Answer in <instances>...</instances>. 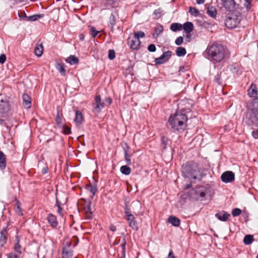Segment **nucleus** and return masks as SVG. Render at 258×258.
<instances>
[{
	"label": "nucleus",
	"instance_id": "1",
	"mask_svg": "<svg viewBox=\"0 0 258 258\" xmlns=\"http://www.w3.org/2000/svg\"><path fill=\"white\" fill-rule=\"evenodd\" d=\"M205 57L214 63H218L228 57L229 53L224 46L219 43L214 42L209 44L204 52Z\"/></svg>",
	"mask_w": 258,
	"mask_h": 258
},
{
	"label": "nucleus",
	"instance_id": "2",
	"mask_svg": "<svg viewBox=\"0 0 258 258\" xmlns=\"http://www.w3.org/2000/svg\"><path fill=\"white\" fill-rule=\"evenodd\" d=\"M187 120V117L184 113L177 111L175 114L171 115L168 123L172 129L179 131L185 128Z\"/></svg>",
	"mask_w": 258,
	"mask_h": 258
},
{
	"label": "nucleus",
	"instance_id": "3",
	"mask_svg": "<svg viewBox=\"0 0 258 258\" xmlns=\"http://www.w3.org/2000/svg\"><path fill=\"white\" fill-rule=\"evenodd\" d=\"M182 172L184 176L189 179H196L200 177V170L197 164L188 162L182 166Z\"/></svg>",
	"mask_w": 258,
	"mask_h": 258
},
{
	"label": "nucleus",
	"instance_id": "4",
	"mask_svg": "<svg viewBox=\"0 0 258 258\" xmlns=\"http://www.w3.org/2000/svg\"><path fill=\"white\" fill-rule=\"evenodd\" d=\"M225 20V26L229 28H235L240 21V14L239 12H235L234 13H227Z\"/></svg>",
	"mask_w": 258,
	"mask_h": 258
},
{
	"label": "nucleus",
	"instance_id": "5",
	"mask_svg": "<svg viewBox=\"0 0 258 258\" xmlns=\"http://www.w3.org/2000/svg\"><path fill=\"white\" fill-rule=\"evenodd\" d=\"M249 119L251 122L258 126V98H254L251 103Z\"/></svg>",
	"mask_w": 258,
	"mask_h": 258
},
{
	"label": "nucleus",
	"instance_id": "6",
	"mask_svg": "<svg viewBox=\"0 0 258 258\" xmlns=\"http://www.w3.org/2000/svg\"><path fill=\"white\" fill-rule=\"evenodd\" d=\"M92 111L95 113H99L104 108V103L101 101L100 96H96L92 104Z\"/></svg>",
	"mask_w": 258,
	"mask_h": 258
},
{
	"label": "nucleus",
	"instance_id": "7",
	"mask_svg": "<svg viewBox=\"0 0 258 258\" xmlns=\"http://www.w3.org/2000/svg\"><path fill=\"white\" fill-rule=\"evenodd\" d=\"M223 6L227 10V13H234L235 12H239L236 8V5L234 0H224Z\"/></svg>",
	"mask_w": 258,
	"mask_h": 258
},
{
	"label": "nucleus",
	"instance_id": "8",
	"mask_svg": "<svg viewBox=\"0 0 258 258\" xmlns=\"http://www.w3.org/2000/svg\"><path fill=\"white\" fill-rule=\"evenodd\" d=\"M125 215L126 217V220L128 221L129 226L134 230H138V224L134 216L128 210H125Z\"/></svg>",
	"mask_w": 258,
	"mask_h": 258
},
{
	"label": "nucleus",
	"instance_id": "9",
	"mask_svg": "<svg viewBox=\"0 0 258 258\" xmlns=\"http://www.w3.org/2000/svg\"><path fill=\"white\" fill-rule=\"evenodd\" d=\"M128 44L132 49L138 50L140 47L141 42L137 37H135L134 35L133 37L130 36L128 39Z\"/></svg>",
	"mask_w": 258,
	"mask_h": 258
},
{
	"label": "nucleus",
	"instance_id": "10",
	"mask_svg": "<svg viewBox=\"0 0 258 258\" xmlns=\"http://www.w3.org/2000/svg\"><path fill=\"white\" fill-rule=\"evenodd\" d=\"M171 55L170 51H167L164 52L162 55L158 58L155 59V63L156 64H162L165 61H167Z\"/></svg>",
	"mask_w": 258,
	"mask_h": 258
},
{
	"label": "nucleus",
	"instance_id": "11",
	"mask_svg": "<svg viewBox=\"0 0 258 258\" xmlns=\"http://www.w3.org/2000/svg\"><path fill=\"white\" fill-rule=\"evenodd\" d=\"M235 175L232 171H226L221 175V179L222 181L228 183L234 180Z\"/></svg>",
	"mask_w": 258,
	"mask_h": 258
},
{
	"label": "nucleus",
	"instance_id": "12",
	"mask_svg": "<svg viewBox=\"0 0 258 258\" xmlns=\"http://www.w3.org/2000/svg\"><path fill=\"white\" fill-rule=\"evenodd\" d=\"M74 121L77 126H79L84 121V117L82 113L79 110L76 111V116Z\"/></svg>",
	"mask_w": 258,
	"mask_h": 258
},
{
	"label": "nucleus",
	"instance_id": "13",
	"mask_svg": "<svg viewBox=\"0 0 258 258\" xmlns=\"http://www.w3.org/2000/svg\"><path fill=\"white\" fill-rule=\"evenodd\" d=\"M248 95L250 97H256L258 91H257V88L255 84H251L250 87L247 90Z\"/></svg>",
	"mask_w": 258,
	"mask_h": 258
},
{
	"label": "nucleus",
	"instance_id": "14",
	"mask_svg": "<svg viewBox=\"0 0 258 258\" xmlns=\"http://www.w3.org/2000/svg\"><path fill=\"white\" fill-rule=\"evenodd\" d=\"M215 216L220 221H226L230 215L226 212L222 211L216 214Z\"/></svg>",
	"mask_w": 258,
	"mask_h": 258
},
{
	"label": "nucleus",
	"instance_id": "15",
	"mask_svg": "<svg viewBox=\"0 0 258 258\" xmlns=\"http://www.w3.org/2000/svg\"><path fill=\"white\" fill-rule=\"evenodd\" d=\"M47 220L52 228H55L57 225L56 218L52 214H49L47 217Z\"/></svg>",
	"mask_w": 258,
	"mask_h": 258
},
{
	"label": "nucleus",
	"instance_id": "16",
	"mask_svg": "<svg viewBox=\"0 0 258 258\" xmlns=\"http://www.w3.org/2000/svg\"><path fill=\"white\" fill-rule=\"evenodd\" d=\"M182 29H183L185 32L189 34L193 30V24L191 22H186L182 25Z\"/></svg>",
	"mask_w": 258,
	"mask_h": 258
},
{
	"label": "nucleus",
	"instance_id": "17",
	"mask_svg": "<svg viewBox=\"0 0 258 258\" xmlns=\"http://www.w3.org/2000/svg\"><path fill=\"white\" fill-rule=\"evenodd\" d=\"M23 106L26 108H29L31 107L30 97L28 95L24 94L23 96Z\"/></svg>",
	"mask_w": 258,
	"mask_h": 258
},
{
	"label": "nucleus",
	"instance_id": "18",
	"mask_svg": "<svg viewBox=\"0 0 258 258\" xmlns=\"http://www.w3.org/2000/svg\"><path fill=\"white\" fill-rule=\"evenodd\" d=\"M6 166V157L4 153L0 151V168L4 169Z\"/></svg>",
	"mask_w": 258,
	"mask_h": 258
},
{
	"label": "nucleus",
	"instance_id": "19",
	"mask_svg": "<svg viewBox=\"0 0 258 258\" xmlns=\"http://www.w3.org/2000/svg\"><path fill=\"white\" fill-rule=\"evenodd\" d=\"M168 222L174 226H178L180 225V220L174 216H171L168 218Z\"/></svg>",
	"mask_w": 258,
	"mask_h": 258
},
{
	"label": "nucleus",
	"instance_id": "20",
	"mask_svg": "<svg viewBox=\"0 0 258 258\" xmlns=\"http://www.w3.org/2000/svg\"><path fill=\"white\" fill-rule=\"evenodd\" d=\"M7 241V231L5 229L3 230L1 232L0 245L3 246Z\"/></svg>",
	"mask_w": 258,
	"mask_h": 258
},
{
	"label": "nucleus",
	"instance_id": "21",
	"mask_svg": "<svg viewBox=\"0 0 258 258\" xmlns=\"http://www.w3.org/2000/svg\"><path fill=\"white\" fill-rule=\"evenodd\" d=\"M170 29L173 32L181 31L182 29V25L178 23H174L171 25Z\"/></svg>",
	"mask_w": 258,
	"mask_h": 258
},
{
	"label": "nucleus",
	"instance_id": "22",
	"mask_svg": "<svg viewBox=\"0 0 258 258\" xmlns=\"http://www.w3.org/2000/svg\"><path fill=\"white\" fill-rule=\"evenodd\" d=\"M66 61L71 64H75L78 63L79 59L75 55H71L66 59Z\"/></svg>",
	"mask_w": 258,
	"mask_h": 258
},
{
	"label": "nucleus",
	"instance_id": "23",
	"mask_svg": "<svg viewBox=\"0 0 258 258\" xmlns=\"http://www.w3.org/2000/svg\"><path fill=\"white\" fill-rule=\"evenodd\" d=\"M254 240L253 236L251 235H246L243 239V242L245 245L251 244Z\"/></svg>",
	"mask_w": 258,
	"mask_h": 258
},
{
	"label": "nucleus",
	"instance_id": "24",
	"mask_svg": "<svg viewBox=\"0 0 258 258\" xmlns=\"http://www.w3.org/2000/svg\"><path fill=\"white\" fill-rule=\"evenodd\" d=\"M43 52V47L42 45H37L35 47L34 53L36 55L39 57L42 55Z\"/></svg>",
	"mask_w": 258,
	"mask_h": 258
},
{
	"label": "nucleus",
	"instance_id": "25",
	"mask_svg": "<svg viewBox=\"0 0 258 258\" xmlns=\"http://www.w3.org/2000/svg\"><path fill=\"white\" fill-rule=\"evenodd\" d=\"M207 14L212 17L216 16L217 11L214 7H209L207 9Z\"/></svg>",
	"mask_w": 258,
	"mask_h": 258
},
{
	"label": "nucleus",
	"instance_id": "26",
	"mask_svg": "<svg viewBox=\"0 0 258 258\" xmlns=\"http://www.w3.org/2000/svg\"><path fill=\"white\" fill-rule=\"evenodd\" d=\"M186 50L182 47H179L176 50V55L178 56H182L185 55Z\"/></svg>",
	"mask_w": 258,
	"mask_h": 258
},
{
	"label": "nucleus",
	"instance_id": "27",
	"mask_svg": "<svg viewBox=\"0 0 258 258\" xmlns=\"http://www.w3.org/2000/svg\"><path fill=\"white\" fill-rule=\"evenodd\" d=\"M62 258H73L72 251L67 249H63L62 250Z\"/></svg>",
	"mask_w": 258,
	"mask_h": 258
},
{
	"label": "nucleus",
	"instance_id": "28",
	"mask_svg": "<svg viewBox=\"0 0 258 258\" xmlns=\"http://www.w3.org/2000/svg\"><path fill=\"white\" fill-rule=\"evenodd\" d=\"M120 171L124 175H129L131 173V169L128 166L124 165L120 167Z\"/></svg>",
	"mask_w": 258,
	"mask_h": 258
},
{
	"label": "nucleus",
	"instance_id": "29",
	"mask_svg": "<svg viewBox=\"0 0 258 258\" xmlns=\"http://www.w3.org/2000/svg\"><path fill=\"white\" fill-rule=\"evenodd\" d=\"M196 194L198 196H199L201 198H203L206 196V192L204 190L203 187H199L196 190Z\"/></svg>",
	"mask_w": 258,
	"mask_h": 258
},
{
	"label": "nucleus",
	"instance_id": "30",
	"mask_svg": "<svg viewBox=\"0 0 258 258\" xmlns=\"http://www.w3.org/2000/svg\"><path fill=\"white\" fill-rule=\"evenodd\" d=\"M16 239H17V242L15 245L14 250L16 252L17 254L20 255V254H21V245L19 244V240L17 237H16Z\"/></svg>",
	"mask_w": 258,
	"mask_h": 258
},
{
	"label": "nucleus",
	"instance_id": "31",
	"mask_svg": "<svg viewBox=\"0 0 258 258\" xmlns=\"http://www.w3.org/2000/svg\"><path fill=\"white\" fill-rule=\"evenodd\" d=\"M189 12L191 15L195 17L199 15V11L196 8L190 7L189 9Z\"/></svg>",
	"mask_w": 258,
	"mask_h": 258
},
{
	"label": "nucleus",
	"instance_id": "32",
	"mask_svg": "<svg viewBox=\"0 0 258 258\" xmlns=\"http://www.w3.org/2000/svg\"><path fill=\"white\" fill-rule=\"evenodd\" d=\"M109 23L112 29L116 23V18L113 14H111L109 18Z\"/></svg>",
	"mask_w": 258,
	"mask_h": 258
},
{
	"label": "nucleus",
	"instance_id": "33",
	"mask_svg": "<svg viewBox=\"0 0 258 258\" xmlns=\"http://www.w3.org/2000/svg\"><path fill=\"white\" fill-rule=\"evenodd\" d=\"M56 69L62 76L65 75L66 70L62 66H61L60 64H57L56 65Z\"/></svg>",
	"mask_w": 258,
	"mask_h": 258
},
{
	"label": "nucleus",
	"instance_id": "34",
	"mask_svg": "<svg viewBox=\"0 0 258 258\" xmlns=\"http://www.w3.org/2000/svg\"><path fill=\"white\" fill-rule=\"evenodd\" d=\"M62 115H60L58 111H57V114L56 116L55 121L57 124L59 126L62 124Z\"/></svg>",
	"mask_w": 258,
	"mask_h": 258
},
{
	"label": "nucleus",
	"instance_id": "35",
	"mask_svg": "<svg viewBox=\"0 0 258 258\" xmlns=\"http://www.w3.org/2000/svg\"><path fill=\"white\" fill-rule=\"evenodd\" d=\"M87 188L88 189V190L90 191V192L93 194V196L95 195L97 190L96 187L95 186L92 185H89L87 186Z\"/></svg>",
	"mask_w": 258,
	"mask_h": 258
},
{
	"label": "nucleus",
	"instance_id": "36",
	"mask_svg": "<svg viewBox=\"0 0 258 258\" xmlns=\"http://www.w3.org/2000/svg\"><path fill=\"white\" fill-rule=\"evenodd\" d=\"M163 28L161 26H157L155 28V32L157 36L159 35L160 33L163 32Z\"/></svg>",
	"mask_w": 258,
	"mask_h": 258
},
{
	"label": "nucleus",
	"instance_id": "37",
	"mask_svg": "<svg viewBox=\"0 0 258 258\" xmlns=\"http://www.w3.org/2000/svg\"><path fill=\"white\" fill-rule=\"evenodd\" d=\"M241 213V211L238 208H235L232 210V214L234 217L239 216Z\"/></svg>",
	"mask_w": 258,
	"mask_h": 258
},
{
	"label": "nucleus",
	"instance_id": "38",
	"mask_svg": "<svg viewBox=\"0 0 258 258\" xmlns=\"http://www.w3.org/2000/svg\"><path fill=\"white\" fill-rule=\"evenodd\" d=\"M115 57V53L113 50H109L108 52V58L113 60Z\"/></svg>",
	"mask_w": 258,
	"mask_h": 258
},
{
	"label": "nucleus",
	"instance_id": "39",
	"mask_svg": "<svg viewBox=\"0 0 258 258\" xmlns=\"http://www.w3.org/2000/svg\"><path fill=\"white\" fill-rule=\"evenodd\" d=\"M63 133L66 135H69L71 133V128L66 125H63L62 126Z\"/></svg>",
	"mask_w": 258,
	"mask_h": 258
},
{
	"label": "nucleus",
	"instance_id": "40",
	"mask_svg": "<svg viewBox=\"0 0 258 258\" xmlns=\"http://www.w3.org/2000/svg\"><path fill=\"white\" fill-rule=\"evenodd\" d=\"M90 31H91V34L92 37L94 38H95L97 35V34L99 33V31H97L95 29V28H94L93 27L91 28Z\"/></svg>",
	"mask_w": 258,
	"mask_h": 258
},
{
	"label": "nucleus",
	"instance_id": "41",
	"mask_svg": "<svg viewBox=\"0 0 258 258\" xmlns=\"http://www.w3.org/2000/svg\"><path fill=\"white\" fill-rule=\"evenodd\" d=\"M134 35L135 37H137L138 39H139L140 38H143L145 37V33L143 32L142 31H138L136 33H135Z\"/></svg>",
	"mask_w": 258,
	"mask_h": 258
},
{
	"label": "nucleus",
	"instance_id": "42",
	"mask_svg": "<svg viewBox=\"0 0 258 258\" xmlns=\"http://www.w3.org/2000/svg\"><path fill=\"white\" fill-rule=\"evenodd\" d=\"M41 17L40 15H36L31 16L28 17V20L31 21H35L37 20H38L39 18Z\"/></svg>",
	"mask_w": 258,
	"mask_h": 258
},
{
	"label": "nucleus",
	"instance_id": "43",
	"mask_svg": "<svg viewBox=\"0 0 258 258\" xmlns=\"http://www.w3.org/2000/svg\"><path fill=\"white\" fill-rule=\"evenodd\" d=\"M125 244H126V242L125 241V239H124L123 242L121 244V249H122L121 253L122 254L123 256H125Z\"/></svg>",
	"mask_w": 258,
	"mask_h": 258
},
{
	"label": "nucleus",
	"instance_id": "44",
	"mask_svg": "<svg viewBox=\"0 0 258 258\" xmlns=\"http://www.w3.org/2000/svg\"><path fill=\"white\" fill-rule=\"evenodd\" d=\"M183 42L182 37L179 36L175 40V43L177 45H180Z\"/></svg>",
	"mask_w": 258,
	"mask_h": 258
},
{
	"label": "nucleus",
	"instance_id": "45",
	"mask_svg": "<svg viewBox=\"0 0 258 258\" xmlns=\"http://www.w3.org/2000/svg\"><path fill=\"white\" fill-rule=\"evenodd\" d=\"M19 256L20 255L14 252H11L7 255V258H18Z\"/></svg>",
	"mask_w": 258,
	"mask_h": 258
},
{
	"label": "nucleus",
	"instance_id": "46",
	"mask_svg": "<svg viewBox=\"0 0 258 258\" xmlns=\"http://www.w3.org/2000/svg\"><path fill=\"white\" fill-rule=\"evenodd\" d=\"M148 49L150 52H155L156 48L154 44H151L148 46Z\"/></svg>",
	"mask_w": 258,
	"mask_h": 258
},
{
	"label": "nucleus",
	"instance_id": "47",
	"mask_svg": "<svg viewBox=\"0 0 258 258\" xmlns=\"http://www.w3.org/2000/svg\"><path fill=\"white\" fill-rule=\"evenodd\" d=\"M251 135L255 139H258V129L253 131Z\"/></svg>",
	"mask_w": 258,
	"mask_h": 258
},
{
	"label": "nucleus",
	"instance_id": "48",
	"mask_svg": "<svg viewBox=\"0 0 258 258\" xmlns=\"http://www.w3.org/2000/svg\"><path fill=\"white\" fill-rule=\"evenodd\" d=\"M6 60V56L4 54H2L0 55V63L3 64Z\"/></svg>",
	"mask_w": 258,
	"mask_h": 258
},
{
	"label": "nucleus",
	"instance_id": "49",
	"mask_svg": "<svg viewBox=\"0 0 258 258\" xmlns=\"http://www.w3.org/2000/svg\"><path fill=\"white\" fill-rule=\"evenodd\" d=\"M109 4L112 6H115L117 4V0H105Z\"/></svg>",
	"mask_w": 258,
	"mask_h": 258
},
{
	"label": "nucleus",
	"instance_id": "50",
	"mask_svg": "<svg viewBox=\"0 0 258 258\" xmlns=\"http://www.w3.org/2000/svg\"><path fill=\"white\" fill-rule=\"evenodd\" d=\"M125 160L126 161L127 164H130L131 163L130 157L128 156V154L126 152H125Z\"/></svg>",
	"mask_w": 258,
	"mask_h": 258
},
{
	"label": "nucleus",
	"instance_id": "51",
	"mask_svg": "<svg viewBox=\"0 0 258 258\" xmlns=\"http://www.w3.org/2000/svg\"><path fill=\"white\" fill-rule=\"evenodd\" d=\"M166 138H162V144L163 148H164V149L166 148Z\"/></svg>",
	"mask_w": 258,
	"mask_h": 258
},
{
	"label": "nucleus",
	"instance_id": "52",
	"mask_svg": "<svg viewBox=\"0 0 258 258\" xmlns=\"http://www.w3.org/2000/svg\"><path fill=\"white\" fill-rule=\"evenodd\" d=\"M109 228H110V230L113 232H114L116 230V226L113 225H110Z\"/></svg>",
	"mask_w": 258,
	"mask_h": 258
},
{
	"label": "nucleus",
	"instance_id": "53",
	"mask_svg": "<svg viewBox=\"0 0 258 258\" xmlns=\"http://www.w3.org/2000/svg\"><path fill=\"white\" fill-rule=\"evenodd\" d=\"M245 3L244 4V6L248 9V6L250 4V0H245Z\"/></svg>",
	"mask_w": 258,
	"mask_h": 258
},
{
	"label": "nucleus",
	"instance_id": "54",
	"mask_svg": "<svg viewBox=\"0 0 258 258\" xmlns=\"http://www.w3.org/2000/svg\"><path fill=\"white\" fill-rule=\"evenodd\" d=\"M106 102L108 104V105H110L112 103V100L110 98H106Z\"/></svg>",
	"mask_w": 258,
	"mask_h": 258
},
{
	"label": "nucleus",
	"instance_id": "55",
	"mask_svg": "<svg viewBox=\"0 0 258 258\" xmlns=\"http://www.w3.org/2000/svg\"><path fill=\"white\" fill-rule=\"evenodd\" d=\"M197 3L199 5L203 4L205 3V0H196Z\"/></svg>",
	"mask_w": 258,
	"mask_h": 258
},
{
	"label": "nucleus",
	"instance_id": "56",
	"mask_svg": "<svg viewBox=\"0 0 258 258\" xmlns=\"http://www.w3.org/2000/svg\"><path fill=\"white\" fill-rule=\"evenodd\" d=\"M168 258H175L173 252L172 251H170L168 254Z\"/></svg>",
	"mask_w": 258,
	"mask_h": 258
},
{
	"label": "nucleus",
	"instance_id": "57",
	"mask_svg": "<svg viewBox=\"0 0 258 258\" xmlns=\"http://www.w3.org/2000/svg\"><path fill=\"white\" fill-rule=\"evenodd\" d=\"M57 207H58V212L60 213V211H61L60 207V206H59V205H57Z\"/></svg>",
	"mask_w": 258,
	"mask_h": 258
},
{
	"label": "nucleus",
	"instance_id": "58",
	"mask_svg": "<svg viewBox=\"0 0 258 258\" xmlns=\"http://www.w3.org/2000/svg\"><path fill=\"white\" fill-rule=\"evenodd\" d=\"M25 15V14L24 13H21V14H19V17L23 16V15Z\"/></svg>",
	"mask_w": 258,
	"mask_h": 258
},
{
	"label": "nucleus",
	"instance_id": "59",
	"mask_svg": "<svg viewBox=\"0 0 258 258\" xmlns=\"http://www.w3.org/2000/svg\"><path fill=\"white\" fill-rule=\"evenodd\" d=\"M80 38L81 40H83L84 39V36L82 35H80Z\"/></svg>",
	"mask_w": 258,
	"mask_h": 258
},
{
	"label": "nucleus",
	"instance_id": "60",
	"mask_svg": "<svg viewBox=\"0 0 258 258\" xmlns=\"http://www.w3.org/2000/svg\"><path fill=\"white\" fill-rule=\"evenodd\" d=\"M191 185L190 184H188L187 187H186V188H188L190 187Z\"/></svg>",
	"mask_w": 258,
	"mask_h": 258
},
{
	"label": "nucleus",
	"instance_id": "61",
	"mask_svg": "<svg viewBox=\"0 0 258 258\" xmlns=\"http://www.w3.org/2000/svg\"><path fill=\"white\" fill-rule=\"evenodd\" d=\"M189 36H190V34H189H189H187V36H186V37H188V38H189Z\"/></svg>",
	"mask_w": 258,
	"mask_h": 258
},
{
	"label": "nucleus",
	"instance_id": "62",
	"mask_svg": "<svg viewBox=\"0 0 258 258\" xmlns=\"http://www.w3.org/2000/svg\"><path fill=\"white\" fill-rule=\"evenodd\" d=\"M43 173H46V170H44V171L43 172Z\"/></svg>",
	"mask_w": 258,
	"mask_h": 258
},
{
	"label": "nucleus",
	"instance_id": "63",
	"mask_svg": "<svg viewBox=\"0 0 258 258\" xmlns=\"http://www.w3.org/2000/svg\"><path fill=\"white\" fill-rule=\"evenodd\" d=\"M43 173H46V170H44V171L43 172Z\"/></svg>",
	"mask_w": 258,
	"mask_h": 258
},
{
	"label": "nucleus",
	"instance_id": "64",
	"mask_svg": "<svg viewBox=\"0 0 258 258\" xmlns=\"http://www.w3.org/2000/svg\"><path fill=\"white\" fill-rule=\"evenodd\" d=\"M17 208H18V209H20V206H19V205H18V206H17Z\"/></svg>",
	"mask_w": 258,
	"mask_h": 258
}]
</instances>
